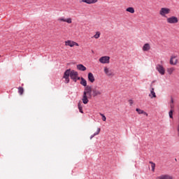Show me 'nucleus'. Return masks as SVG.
Returning <instances> with one entry per match:
<instances>
[{
	"mask_svg": "<svg viewBox=\"0 0 179 179\" xmlns=\"http://www.w3.org/2000/svg\"><path fill=\"white\" fill-rule=\"evenodd\" d=\"M78 107L80 113H81V114H83V107L82 106V103L80 102H78Z\"/></svg>",
	"mask_w": 179,
	"mask_h": 179,
	"instance_id": "obj_21",
	"label": "nucleus"
},
{
	"mask_svg": "<svg viewBox=\"0 0 179 179\" xmlns=\"http://www.w3.org/2000/svg\"><path fill=\"white\" fill-rule=\"evenodd\" d=\"M171 103H174V100L173 99V98H171Z\"/></svg>",
	"mask_w": 179,
	"mask_h": 179,
	"instance_id": "obj_34",
	"label": "nucleus"
},
{
	"mask_svg": "<svg viewBox=\"0 0 179 179\" xmlns=\"http://www.w3.org/2000/svg\"><path fill=\"white\" fill-rule=\"evenodd\" d=\"M66 45H69V47H73L75 44H73V41H66Z\"/></svg>",
	"mask_w": 179,
	"mask_h": 179,
	"instance_id": "obj_23",
	"label": "nucleus"
},
{
	"mask_svg": "<svg viewBox=\"0 0 179 179\" xmlns=\"http://www.w3.org/2000/svg\"><path fill=\"white\" fill-rule=\"evenodd\" d=\"M130 106H132L134 104V101L132 99L129 100Z\"/></svg>",
	"mask_w": 179,
	"mask_h": 179,
	"instance_id": "obj_31",
	"label": "nucleus"
},
{
	"mask_svg": "<svg viewBox=\"0 0 179 179\" xmlns=\"http://www.w3.org/2000/svg\"><path fill=\"white\" fill-rule=\"evenodd\" d=\"M167 72L169 75H171L174 72V68L171 67L167 69Z\"/></svg>",
	"mask_w": 179,
	"mask_h": 179,
	"instance_id": "obj_26",
	"label": "nucleus"
},
{
	"mask_svg": "<svg viewBox=\"0 0 179 179\" xmlns=\"http://www.w3.org/2000/svg\"><path fill=\"white\" fill-rule=\"evenodd\" d=\"M175 161L177 162V159H175Z\"/></svg>",
	"mask_w": 179,
	"mask_h": 179,
	"instance_id": "obj_37",
	"label": "nucleus"
},
{
	"mask_svg": "<svg viewBox=\"0 0 179 179\" xmlns=\"http://www.w3.org/2000/svg\"><path fill=\"white\" fill-rule=\"evenodd\" d=\"M64 79H65V83H69L70 79L69 77H63Z\"/></svg>",
	"mask_w": 179,
	"mask_h": 179,
	"instance_id": "obj_29",
	"label": "nucleus"
},
{
	"mask_svg": "<svg viewBox=\"0 0 179 179\" xmlns=\"http://www.w3.org/2000/svg\"><path fill=\"white\" fill-rule=\"evenodd\" d=\"M77 69H78V71H82L83 72H85V71H86V66H85L83 64H78L77 65Z\"/></svg>",
	"mask_w": 179,
	"mask_h": 179,
	"instance_id": "obj_12",
	"label": "nucleus"
},
{
	"mask_svg": "<svg viewBox=\"0 0 179 179\" xmlns=\"http://www.w3.org/2000/svg\"><path fill=\"white\" fill-rule=\"evenodd\" d=\"M102 91L99 90L97 87L92 88V96L93 97H96L97 96H100L101 94Z\"/></svg>",
	"mask_w": 179,
	"mask_h": 179,
	"instance_id": "obj_6",
	"label": "nucleus"
},
{
	"mask_svg": "<svg viewBox=\"0 0 179 179\" xmlns=\"http://www.w3.org/2000/svg\"><path fill=\"white\" fill-rule=\"evenodd\" d=\"M78 76H79V73H78V71H76L75 70H71L70 78L71 79H72V80H73V82H77L76 78H78Z\"/></svg>",
	"mask_w": 179,
	"mask_h": 179,
	"instance_id": "obj_4",
	"label": "nucleus"
},
{
	"mask_svg": "<svg viewBox=\"0 0 179 179\" xmlns=\"http://www.w3.org/2000/svg\"><path fill=\"white\" fill-rule=\"evenodd\" d=\"M59 20H60V22H66V23H69V24L72 23V19L71 18L65 19L64 17H61V18H59Z\"/></svg>",
	"mask_w": 179,
	"mask_h": 179,
	"instance_id": "obj_11",
	"label": "nucleus"
},
{
	"mask_svg": "<svg viewBox=\"0 0 179 179\" xmlns=\"http://www.w3.org/2000/svg\"><path fill=\"white\" fill-rule=\"evenodd\" d=\"M88 80L91 83H94V76H93L92 73H88Z\"/></svg>",
	"mask_w": 179,
	"mask_h": 179,
	"instance_id": "obj_9",
	"label": "nucleus"
},
{
	"mask_svg": "<svg viewBox=\"0 0 179 179\" xmlns=\"http://www.w3.org/2000/svg\"><path fill=\"white\" fill-rule=\"evenodd\" d=\"M80 85L86 87H87V81H86L85 78H81Z\"/></svg>",
	"mask_w": 179,
	"mask_h": 179,
	"instance_id": "obj_18",
	"label": "nucleus"
},
{
	"mask_svg": "<svg viewBox=\"0 0 179 179\" xmlns=\"http://www.w3.org/2000/svg\"><path fill=\"white\" fill-rule=\"evenodd\" d=\"M150 164H151L152 171H155L156 164L153 163V162H150Z\"/></svg>",
	"mask_w": 179,
	"mask_h": 179,
	"instance_id": "obj_25",
	"label": "nucleus"
},
{
	"mask_svg": "<svg viewBox=\"0 0 179 179\" xmlns=\"http://www.w3.org/2000/svg\"><path fill=\"white\" fill-rule=\"evenodd\" d=\"M0 57H1V55H0Z\"/></svg>",
	"mask_w": 179,
	"mask_h": 179,
	"instance_id": "obj_38",
	"label": "nucleus"
},
{
	"mask_svg": "<svg viewBox=\"0 0 179 179\" xmlns=\"http://www.w3.org/2000/svg\"><path fill=\"white\" fill-rule=\"evenodd\" d=\"M104 72L108 76H112L113 75V71H111V70H109L107 67L104 68Z\"/></svg>",
	"mask_w": 179,
	"mask_h": 179,
	"instance_id": "obj_14",
	"label": "nucleus"
},
{
	"mask_svg": "<svg viewBox=\"0 0 179 179\" xmlns=\"http://www.w3.org/2000/svg\"><path fill=\"white\" fill-rule=\"evenodd\" d=\"M166 22L170 24H176V23H178V18L176 16H172V17H168L166 19Z\"/></svg>",
	"mask_w": 179,
	"mask_h": 179,
	"instance_id": "obj_2",
	"label": "nucleus"
},
{
	"mask_svg": "<svg viewBox=\"0 0 179 179\" xmlns=\"http://www.w3.org/2000/svg\"><path fill=\"white\" fill-rule=\"evenodd\" d=\"M150 50V45L149 43H145L143 46V51H149Z\"/></svg>",
	"mask_w": 179,
	"mask_h": 179,
	"instance_id": "obj_16",
	"label": "nucleus"
},
{
	"mask_svg": "<svg viewBox=\"0 0 179 179\" xmlns=\"http://www.w3.org/2000/svg\"><path fill=\"white\" fill-rule=\"evenodd\" d=\"M71 72L72 70H71V69L66 70L64 73L63 78H69V76L71 77Z\"/></svg>",
	"mask_w": 179,
	"mask_h": 179,
	"instance_id": "obj_8",
	"label": "nucleus"
},
{
	"mask_svg": "<svg viewBox=\"0 0 179 179\" xmlns=\"http://www.w3.org/2000/svg\"><path fill=\"white\" fill-rule=\"evenodd\" d=\"M100 131H101V129L98 128L97 131L90 136V139H93V138H94V136H96V135H99L100 134Z\"/></svg>",
	"mask_w": 179,
	"mask_h": 179,
	"instance_id": "obj_19",
	"label": "nucleus"
},
{
	"mask_svg": "<svg viewBox=\"0 0 179 179\" xmlns=\"http://www.w3.org/2000/svg\"><path fill=\"white\" fill-rule=\"evenodd\" d=\"M176 58V56H172L171 57L170 61H169V63H170L171 65H176L177 64V62H178L177 59L175 61V62L173 61V59H174Z\"/></svg>",
	"mask_w": 179,
	"mask_h": 179,
	"instance_id": "obj_17",
	"label": "nucleus"
},
{
	"mask_svg": "<svg viewBox=\"0 0 179 179\" xmlns=\"http://www.w3.org/2000/svg\"><path fill=\"white\" fill-rule=\"evenodd\" d=\"M101 64H110V57L103 56L99 59Z\"/></svg>",
	"mask_w": 179,
	"mask_h": 179,
	"instance_id": "obj_5",
	"label": "nucleus"
},
{
	"mask_svg": "<svg viewBox=\"0 0 179 179\" xmlns=\"http://www.w3.org/2000/svg\"><path fill=\"white\" fill-rule=\"evenodd\" d=\"M73 44H74V45H79V44L78 43H76V42H73Z\"/></svg>",
	"mask_w": 179,
	"mask_h": 179,
	"instance_id": "obj_32",
	"label": "nucleus"
},
{
	"mask_svg": "<svg viewBox=\"0 0 179 179\" xmlns=\"http://www.w3.org/2000/svg\"><path fill=\"white\" fill-rule=\"evenodd\" d=\"M92 92L93 89H92V87L89 85L85 87L82 99L83 104H87L89 103V99H92Z\"/></svg>",
	"mask_w": 179,
	"mask_h": 179,
	"instance_id": "obj_1",
	"label": "nucleus"
},
{
	"mask_svg": "<svg viewBox=\"0 0 179 179\" xmlns=\"http://www.w3.org/2000/svg\"><path fill=\"white\" fill-rule=\"evenodd\" d=\"M127 12H129V13H135V8L133 7H129L126 9Z\"/></svg>",
	"mask_w": 179,
	"mask_h": 179,
	"instance_id": "obj_22",
	"label": "nucleus"
},
{
	"mask_svg": "<svg viewBox=\"0 0 179 179\" xmlns=\"http://www.w3.org/2000/svg\"><path fill=\"white\" fill-rule=\"evenodd\" d=\"M100 115L102 117V121H106L107 120V117H106V115L103 113H100Z\"/></svg>",
	"mask_w": 179,
	"mask_h": 179,
	"instance_id": "obj_30",
	"label": "nucleus"
},
{
	"mask_svg": "<svg viewBox=\"0 0 179 179\" xmlns=\"http://www.w3.org/2000/svg\"><path fill=\"white\" fill-rule=\"evenodd\" d=\"M171 108H174V106L171 105Z\"/></svg>",
	"mask_w": 179,
	"mask_h": 179,
	"instance_id": "obj_35",
	"label": "nucleus"
},
{
	"mask_svg": "<svg viewBox=\"0 0 179 179\" xmlns=\"http://www.w3.org/2000/svg\"><path fill=\"white\" fill-rule=\"evenodd\" d=\"M94 38H99L100 37V32L97 31L96 34L94 36Z\"/></svg>",
	"mask_w": 179,
	"mask_h": 179,
	"instance_id": "obj_28",
	"label": "nucleus"
},
{
	"mask_svg": "<svg viewBox=\"0 0 179 179\" xmlns=\"http://www.w3.org/2000/svg\"><path fill=\"white\" fill-rule=\"evenodd\" d=\"M149 97H150L151 99L156 97V92H155V88H153V87L151 88L150 94H149Z\"/></svg>",
	"mask_w": 179,
	"mask_h": 179,
	"instance_id": "obj_15",
	"label": "nucleus"
},
{
	"mask_svg": "<svg viewBox=\"0 0 179 179\" xmlns=\"http://www.w3.org/2000/svg\"><path fill=\"white\" fill-rule=\"evenodd\" d=\"M157 71L161 74L164 75L166 73V70L164 69V67H163L162 65L158 64L157 66Z\"/></svg>",
	"mask_w": 179,
	"mask_h": 179,
	"instance_id": "obj_7",
	"label": "nucleus"
},
{
	"mask_svg": "<svg viewBox=\"0 0 179 179\" xmlns=\"http://www.w3.org/2000/svg\"><path fill=\"white\" fill-rule=\"evenodd\" d=\"M152 83H155V81H152Z\"/></svg>",
	"mask_w": 179,
	"mask_h": 179,
	"instance_id": "obj_36",
	"label": "nucleus"
},
{
	"mask_svg": "<svg viewBox=\"0 0 179 179\" xmlns=\"http://www.w3.org/2000/svg\"><path fill=\"white\" fill-rule=\"evenodd\" d=\"M136 111H137L138 114H144V115L148 116L147 113L145 112L144 110L140 109V108H137L136 109Z\"/></svg>",
	"mask_w": 179,
	"mask_h": 179,
	"instance_id": "obj_20",
	"label": "nucleus"
},
{
	"mask_svg": "<svg viewBox=\"0 0 179 179\" xmlns=\"http://www.w3.org/2000/svg\"><path fill=\"white\" fill-rule=\"evenodd\" d=\"M173 113H174V110H173V109L170 110L169 112V117L171 118L173 120Z\"/></svg>",
	"mask_w": 179,
	"mask_h": 179,
	"instance_id": "obj_27",
	"label": "nucleus"
},
{
	"mask_svg": "<svg viewBox=\"0 0 179 179\" xmlns=\"http://www.w3.org/2000/svg\"><path fill=\"white\" fill-rule=\"evenodd\" d=\"M18 93L20 94V96H22V94L24 93V90L23 89V87H18Z\"/></svg>",
	"mask_w": 179,
	"mask_h": 179,
	"instance_id": "obj_24",
	"label": "nucleus"
},
{
	"mask_svg": "<svg viewBox=\"0 0 179 179\" xmlns=\"http://www.w3.org/2000/svg\"><path fill=\"white\" fill-rule=\"evenodd\" d=\"M169 13H170V8H162L159 11V15H161V16H163V17H167V16L166 15H169Z\"/></svg>",
	"mask_w": 179,
	"mask_h": 179,
	"instance_id": "obj_3",
	"label": "nucleus"
},
{
	"mask_svg": "<svg viewBox=\"0 0 179 179\" xmlns=\"http://www.w3.org/2000/svg\"><path fill=\"white\" fill-rule=\"evenodd\" d=\"M157 179H173V176L170 175H162L157 177Z\"/></svg>",
	"mask_w": 179,
	"mask_h": 179,
	"instance_id": "obj_10",
	"label": "nucleus"
},
{
	"mask_svg": "<svg viewBox=\"0 0 179 179\" xmlns=\"http://www.w3.org/2000/svg\"><path fill=\"white\" fill-rule=\"evenodd\" d=\"M76 79H77V80H80V77L77 76Z\"/></svg>",
	"mask_w": 179,
	"mask_h": 179,
	"instance_id": "obj_33",
	"label": "nucleus"
},
{
	"mask_svg": "<svg viewBox=\"0 0 179 179\" xmlns=\"http://www.w3.org/2000/svg\"><path fill=\"white\" fill-rule=\"evenodd\" d=\"M82 2H85V3H87L88 5H92V3H96L97 0H82Z\"/></svg>",
	"mask_w": 179,
	"mask_h": 179,
	"instance_id": "obj_13",
	"label": "nucleus"
}]
</instances>
